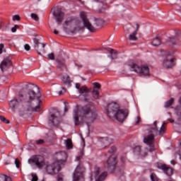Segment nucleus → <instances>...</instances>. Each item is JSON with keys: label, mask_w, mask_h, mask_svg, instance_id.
<instances>
[{"label": "nucleus", "mask_w": 181, "mask_h": 181, "mask_svg": "<svg viewBox=\"0 0 181 181\" xmlns=\"http://www.w3.org/2000/svg\"><path fill=\"white\" fill-rule=\"evenodd\" d=\"M65 145L66 149H73V142L71 141V139H68L65 141Z\"/></svg>", "instance_id": "obj_26"}, {"label": "nucleus", "mask_w": 181, "mask_h": 181, "mask_svg": "<svg viewBox=\"0 0 181 181\" xmlns=\"http://www.w3.org/2000/svg\"><path fill=\"white\" fill-rule=\"evenodd\" d=\"M0 121L5 122V124H9V120L6 119L4 116H0Z\"/></svg>", "instance_id": "obj_34"}, {"label": "nucleus", "mask_w": 181, "mask_h": 181, "mask_svg": "<svg viewBox=\"0 0 181 181\" xmlns=\"http://www.w3.org/2000/svg\"><path fill=\"white\" fill-rule=\"evenodd\" d=\"M80 16L83 21V23L84 27L89 31V32H95V28L91 25V23L87 18V14L84 11H81L80 13Z\"/></svg>", "instance_id": "obj_8"}, {"label": "nucleus", "mask_w": 181, "mask_h": 181, "mask_svg": "<svg viewBox=\"0 0 181 181\" xmlns=\"http://www.w3.org/2000/svg\"><path fill=\"white\" fill-rule=\"evenodd\" d=\"M115 165H117V157H115V156H110L105 163V166H106L107 169L115 168Z\"/></svg>", "instance_id": "obj_14"}, {"label": "nucleus", "mask_w": 181, "mask_h": 181, "mask_svg": "<svg viewBox=\"0 0 181 181\" xmlns=\"http://www.w3.org/2000/svg\"><path fill=\"white\" fill-rule=\"evenodd\" d=\"M108 52L110 54L108 56V57H110L111 60L117 59V52L115 50L109 49Z\"/></svg>", "instance_id": "obj_25"}, {"label": "nucleus", "mask_w": 181, "mask_h": 181, "mask_svg": "<svg viewBox=\"0 0 181 181\" xmlns=\"http://www.w3.org/2000/svg\"><path fill=\"white\" fill-rule=\"evenodd\" d=\"M54 35H59V31H57V30H54Z\"/></svg>", "instance_id": "obj_47"}, {"label": "nucleus", "mask_w": 181, "mask_h": 181, "mask_svg": "<svg viewBox=\"0 0 181 181\" xmlns=\"http://www.w3.org/2000/svg\"><path fill=\"white\" fill-rule=\"evenodd\" d=\"M93 94L94 98L97 100L98 99V95H100V90H98V89H96L95 88H93Z\"/></svg>", "instance_id": "obj_28"}, {"label": "nucleus", "mask_w": 181, "mask_h": 181, "mask_svg": "<svg viewBox=\"0 0 181 181\" xmlns=\"http://www.w3.org/2000/svg\"><path fill=\"white\" fill-rule=\"evenodd\" d=\"M47 57L49 60H54V54L50 53L47 55Z\"/></svg>", "instance_id": "obj_36"}, {"label": "nucleus", "mask_w": 181, "mask_h": 181, "mask_svg": "<svg viewBox=\"0 0 181 181\" xmlns=\"http://www.w3.org/2000/svg\"><path fill=\"white\" fill-rule=\"evenodd\" d=\"M176 66V59L173 57L168 56L163 60V66L165 69H172Z\"/></svg>", "instance_id": "obj_10"}, {"label": "nucleus", "mask_w": 181, "mask_h": 181, "mask_svg": "<svg viewBox=\"0 0 181 181\" xmlns=\"http://www.w3.org/2000/svg\"><path fill=\"white\" fill-rule=\"evenodd\" d=\"M130 69L132 71L139 74L141 77H149L151 76L148 65H139L136 63H133L130 65Z\"/></svg>", "instance_id": "obj_6"}, {"label": "nucleus", "mask_w": 181, "mask_h": 181, "mask_svg": "<svg viewBox=\"0 0 181 181\" xmlns=\"http://www.w3.org/2000/svg\"><path fill=\"white\" fill-rule=\"evenodd\" d=\"M33 162L35 163L37 168H45L49 175H54V173H57V172L60 170V165H58L56 163L49 165L45 164V160H43V157L40 156H36L33 160Z\"/></svg>", "instance_id": "obj_5"}, {"label": "nucleus", "mask_w": 181, "mask_h": 181, "mask_svg": "<svg viewBox=\"0 0 181 181\" xmlns=\"http://www.w3.org/2000/svg\"><path fill=\"white\" fill-rule=\"evenodd\" d=\"M170 122H173V120H170Z\"/></svg>", "instance_id": "obj_51"}, {"label": "nucleus", "mask_w": 181, "mask_h": 181, "mask_svg": "<svg viewBox=\"0 0 181 181\" xmlns=\"http://www.w3.org/2000/svg\"><path fill=\"white\" fill-rule=\"evenodd\" d=\"M141 122L142 120L141 119V116H137L135 119L136 125H139V124H141Z\"/></svg>", "instance_id": "obj_31"}, {"label": "nucleus", "mask_w": 181, "mask_h": 181, "mask_svg": "<svg viewBox=\"0 0 181 181\" xmlns=\"http://www.w3.org/2000/svg\"><path fill=\"white\" fill-rule=\"evenodd\" d=\"M43 142H44V141L42 139L35 141V143L37 144V145H42V144H43Z\"/></svg>", "instance_id": "obj_41"}, {"label": "nucleus", "mask_w": 181, "mask_h": 181, "mask_svg": "<svg viewBox=\"0 0 181 181\" xmlns=\"http://www.w3.org/2000/svg\"><path fill=\"white\" fill-rule=\"evenodd\" d=\"M95 2H99L100 4H103V2H105V0H94Z\"/></svg>", "instance_id": "obj_44"}, {"label": "nucleus", "mask_w": 181, "mask_h": 181, "mask_svg": "<svg viewBox=\"0 0 181 181\" xmlns=\"http://www.w3.org/2000/svg\"><path fill=\"white\" fill-rule=\"evenodd\" d=\"M157 168L161 169L168 176H172L173 175V170L170 167L168 166L166 164L158 163Z\"/></svg>", "instance_id": "obj_13"}, {"label": "nucleus", "mask_w": 181, "mask_h": 181, "mask_svg": "<svg viewBox=\"0 0 181 181\" xmlns=\"http://www.w3.org/2000/svg\"><path fill=\"white\" fill-rule=\"evenodd\" d=\"M101 173V168L96 167L93 172H92V175L90 176V180H93L94 179L95 181H104L105 177H107V172H103Z\"/></svg>", "instance_id": "obj_7"}, {"label": "nucleus", "mask_w": 181, "mask_h": 181, "mask_svg": "<svg viewBox=\"0 0 181 181\" xmlns=\"http://www.w3.org/2000/svg\"><path fill=\"white\" fill-rule=\"evenodd\" d=\"M160 43H162V42L160 41V38H159V37H154L151 42V45L153 46H160Z\"/></svg>", "instance_id": "obj_24"}, {"label": "nucleus", "mask_w": 181, "mask_h": 181, "mask_svg": "<svg viewBox=\"0 0 181 181\" xmlns=\"http://www.w3.org/2000/svg\"><path fill=\"white\" fill-rule=\"evenodd\" d=\"M13 21H21V17L18 15H14L13 16Z\"/></svg>", "instance_id": "obj_39"}, {"label": "nucleus", "mask_w": 181, "mask_h": 181, "mask_svg": "<svg viewBox=\"0 0 181 181\" xmlns=\"http://www.w3.org/2000/svg\"><path fill=\"white\" fill-rule=\"evenodd\" d=\"M81 153L83 154V151H81Z\"/></svg>", "instance_id": "obj_52"}, {"label": "nucleus", "mask_w": 181, "mask_h": 181, "mask_svg": "<svg viewBox=\"0 0 181 181\" xmlns=\"http://www.w3.org/2000/svg\"><path fill=\"white\" fill-rule=\"evenodd\" d=\"M151 179L152 181H160L158 179V177H156V175H155V174H151Z\"/></svg>", "instance_id": "obj_35"}, {"label": "nucleus", "mask_w": 181, "mask_h": 181, "mask_svg": "<svg viewBox=\"0 0 181 181\" xmlns=\"http://www.w3.org/2000/svg\"><path fill=\"white\" fill-rule=\"evenodd\" d=\"M56 157L58 159V161L55 163H57L58 166H60V165H64V163H66V160H67V153H66V152L57 153Z\"/></svg>", "instance_id": "obj_12"}, {"label": "nucleus", "mask_w": 181, "mask_h": 181, "mask_svg": "<svg viewBox=\"0 0 181 181\" xmlns=\"http://www.w3.org/2000/svg\"><path fill=\"white\" fill-rule=\"evenodd\" d=\"M30 176L31 177V179H30L31 181L38 180L37 175H36L35 174H31Z\"/></svg>", "instance_id": "obj_32"}, {"label": "nucleus", "mask_w": 181, "mask_h": 181, "mask_svg": "<svg viewBox=\"0 0 181 181\" xmlns=\"http://www.w3.org/2000/svg\"><path fill=\"white\" fill-rule=\"evenodd\" d=\"M41 95L40 92L35 93L33 90H28L25 95L23 91H21L18 93V98H14L9 101V107L12 111L18 110L21 112L25 111L38 112L42 107V100L39 99ZM23 97H25V102H23Z\"/></svg>", "instance_id": "obj_1"}, {"label": "nucleus", "mask_w": 181, "mask_h": 181, "mask_svg": "<svg viewBox=\"0 0 181 181\" xmlns=\"http://www.w3.org/2000/svg\"><path fill=\"white\" fill-rule=\"evenodd\" d=\"M83 172H84V168L81 165H78L74 173L73 180L84 181V177H83Z\"/></svg>", "instance_id": "obj_9"}, {"label": "nucleus", "mask_w": 181, "mask_h": 181, "mask_svg": "<svg viewBox=\"0 0 181 181\" xmlns=\"http://www.w3.org/2000/svg\"><path fill=\"white\" fill-rule=\"evenodd\" d=\"M165 131H166L165 124H163L160 129H158V122L155 121L152 127L148 129L150 134L145 136L144 139V144H146V145H152V144L155 142V136H153V134H156V135H162V134H165Z\"/></svg>", "instance_id": "obj_4"}, {"label": "nucleus", "mask_w": 181, "mask_h": 181, "mask_svg": "<svg viewBox=\"0 0 181 181\" xmlns=\"http://www.w3.org/2000/svg\"><path fill=\"white\" fill-rule=\"evenodd\" d=\"M18 28H19V25H16L14 27H13V28H11V32H12L13 33H15V32H16Z\"/></svg>", "instance_id": "obj_38"}, {"label": "nucleus", "mask_w": 181, "mask_h": 181, "mask_svg": "<svg viewBox=\"0 0 181 181\" xmlns=\"http://www.w3.org/2000/svg\"><path fill=\"white\" fill-rule=\"evenodd\" d=\"M45 45L42 42H40L39 38H34V49L37 52L38 54H42V53H45Z\"/></svg>", "instance_id": "obj_11"}, {"label": "nucleus", "mask_w": 181, "mask_h": 181, "mask_svg": "<svg viewBox=\"0 0 181 181\" xmlns=\"http://www.w3.org/2000/svg\"><path fill=\"white\" fill-rule=\"evenodd\" d=\"M15 165L16 168H19V160L18 159L15 160Z\"/></svg>", "instance_id": "obj_43"}, {"label": "nucleus", "mask_w": 181, "mask_h": 181, "mask_svg": "<svg viewBox=\"0 0 181 181\" xmlns=\"http://www.w3.org/2000/svg\"><path fill=\"white\" fill-rule=\"evenodd\" d=\"M12 64L11 62V59L5 58L0 64V69L1 71H5V70H8L9 69V66Z\"/></svg>", "instance_id": "obj_16"}, {"label": "nucleus", "mask_w": 181, "mask_h": 181, "mask_svg": "<svg viewBox=\"0 0 181 181\" xmlns=\"http://www.w3.org/2000/svg\"><path fill=\"white\" fill-rule=\"evenodd\" d=\"M61 90H59V91L58 92V94H59V95H62V94H64V93H66V89H65L64 88L62 87V88H61Z\"/></svg>", "instance_id": "obj_37"}, {"label": "nucleus", "mask_w": 181, "mask_h": 181, "mask_svg": "<svg viewBox=\"0 0 181 181\" xmlns=\"http://www.w3.org/2000/svg\"><path fill=\"white\" fill-rule=\"evenodd\" d=\"M24 47H25V49L27 50V51L30 50V46L29 45H28V44H26V45L24 46Z\"/></svg>", "instance_id": "obj_42"}, {"label": "nucleus", "mask_w": 181, "mask_h": 181, "mask_svg": "<svg viewBox=\"0 0 181 181\" xmlns=\"http://www.w3.org/2000/svg\"><path fill=\"white\" fill-rule=\"evenodd\" d=\"M78 160H80V157H78Z\"/></svg>", "instance_id": "obj_50"}, {"label": "nucleus", "mask_w": 181, "mask_h": 181, "mask_svg": "<svg viewBox=\"0 0 181 181\" xmlns=\"http://www.w3.org/2000/svg\"><path fill=\"white\" fill-rule=\"evenodd\" d=\"M5 47V45L2 43L0 44V54H2L4 48Z\"/></svg>", "instance_id": "obj_40"}, {"label": "nucleus", "mask_w": 181, "mask_h": 181, "mask_svg": "<svg viewBox=\"0 0 181 181\" xmlns=\"http://www.w3.org/2000/svg\"><path fill=\"white\" fill-rule=\"evenodd\" d=\"M106 114L109 118H114L119 122H124L129 112L127 110L121 109L117 103H111L107 106Z\"/></svg>", "instance_id": "obj_3"}, {"label": "nucleus", "mask_w": 181, "mask_h": 181, "mask_svg": "<svg viewBox=\"0 0 181 181\" xmlns=\"http://www.w3.org/2000/svg\"><path fill=\"white\" fill-rule=\"evenodd\" d=\"M171 165H176V161L175 160H173L170 161Z\"/></svg>", "instance_id": "obj_46"}, {"label": "nucleus", "mask_w": 181, "mask_h": 181, "mask_svg": "<svg viewBox=\"0 0 181 181\" xmlns=\"http://www.w3.org/2000/svg\"><path fill=\"white\" fill-rule=\"evenodd\" d=\"M138 29H139V27L137 25L136 29L129 35L127 40H130L133 42H136V40H138V37H136V35H138Z\"/></svg>", "instance_id": "obj_19"}, {"label": "nucleus", "mask_w": 181, "mask_h": 181, "mask_svg": "<svg viewBox=\"0 0 181 181\" xmlns=\"http://www.w3.org/2000/svg\"><path fill=\"white\" fill-rule=\"evenodd\" d=\"M51 118H52V122L54 123V118H56V116H54V115H52Z\"/></svg>", "instance_id": "obj_45"}, {"label": "nucleus", "mask_w": 181, "mask_h": 181, "mask_svg": "<svg viewBox=\"0 0 181 181\" xmlns=\"http://www.w3.org/2000/svg\"><path fill=\"white\" fill-rule=\"evenodd\" d=\"M80 23H76V21H74V20L65 21L66 26H74V25H77V26L76 27V28L74 30V32H76V30H77V29L78 30H80V29H83V27L79 26Z\"/></svg>", "instance_id": "obj_18"}, {"label": "nucleus", "mask_w": 181, "mask_h": 181, "mask_svg": "<svg viewBox=\"0 0 181 181\" xmlns=\"http://www.w3.org/2000/svg\"><path fill=\"white\" fill-rule=\"evenodd\" d=\"M173 101H175V100H173V98L170 99L168 101H167L165 103V107L168 108V107H170V105H172V104H173Z\"/></svg>", "instance_id": "obj_29"}, {"label": "nucleus", "mask_w": 181, "mask_h": 181, "mask_svg": "<svg viewBox=\"0 0 181 181\" xmlns=\"http://www.w3.org/2000/svg\"><path fill=\"white\" fill-rule=\"evenodd\" d=\"M179 43V37H171L168 40V45L170 46H173L174 45H177Z\"/></svg>", "instance_id": "obj_23"}, {"label": "nucleus", "mask_w": 181, "mask_h": 181, "mask_svg": "<svg viewBox=\"0 0 181 181\" xmlns=\"http://www.w3.org/2000/svg\"><path fill=\"white\" fill-rule=\"evenodd\" d=\"M152 151H153V148H151L149 150L150 152H152Z\"/></svg>", "instance_id": "obj_49"}, {"label": "nucleus", "mask_w": 181, "mask_h": 181, "mask_svg": "<svg viewBox=\"0 0 181 181\" xmlns=\"http://www.w3.org/2000/svg\"><path fill=\"white\" fill-rule=\"evenodd\" d=\"M93 86H94L93 88H95L96 90L101 88V84H100V83L98 82L93 83Z\"/></svg>", "instance_id": "obj_33"}, {"label": "nucleus", "mask_w": 181, "mask_h": 181, "mask_svg": "<svg viewBox=\"0 0 181 181\" xmlns=\"http://www.w3.org/2000/svg\"><path fill=\"white\" fill-rule=\"evenodd\" d=\"M115 141V137L114 136H109L108 137H105L101 139L102 146L105 148V146L110 145Z\"/></svg>", "instance_id": "obj_17"}, {"label": "nucleus", "mask_w": 181, "mask_h": 181, "mask_svg": "<svg viewBox=\"0 0 181 181\" xmlns=\"http://www.w3.org/2000/svg\"><path fill=\"white\" fill-rule=\"evenodd\" d=\"M54 16L57 18L58 25H60L63 22V18H64V13L62 12V10L57 9L53 12Z\"/></svg>", "instance_id": "obj_15"}, {"label": "nucleus", "mask_w": 181, "mask_h": 181, "mask_svg": "<svg viewBox=\"0 0 181 181\" xmlns=\"http://www.w3.org/2000/svg\"><path fill=\"white\" fill-rule=\"evenodd\" d=\"M75 87L77 90H79V94H84L86 93H88V88L86 86H81L80 88V83H76Z\"/></svg>", "instance_id": "obj_22"}, {"label": "nucleus", "mask_w": 181, "mask_h": 181, "mask_svg": "<svg viewBox=\"0 0 181 181\" xmlns=\"http://www.w3.org/2000/svg\"><path fill=\"white\" fill-rule=\"evenodd\" d=\"M61 80L62 81V84L69 85L71 83V80H70V76L67 74H64L61 77Z\"/></svg>", "instance_id": "obj_21"}, {"label": "nucleus", "mask_w": 181, "mask_h": 181, "mask_svg": "<svg viewBox=\"0 0 181 181\" xmlns=\"http://www.w3.org/2000/svg\"><path fill=\"white\" fill-rule=\"evenodd\" d=\"M98 117L97 109L92 105H86L83 107L76 106L74 110L73 118L75 125H78L80 122L91 124L97 119Z\"/></svg>", "instance_id": "obj_2"}, {"label": "nucleus", "mask_w": 181, "mask_h": 181, "mask_svg": "<svg viewBox=\"0 0 181 181\" xmlns=\"http://www.w3.org/2000/svg\"><path fill=\"white\" fill-rule=\"evenodd\" d=\"M30 17L32 18V19H33L36 22H38L39 16H37V14H36V13H31L30 14Z\"/></svg>", "instance_id": "obj_30"}, {"label": "nucleus", "mask_w": 181, "mask_h": 181, "mask_svg": "<svg viewBox=\"0 0 181 181\" xmlns=\"http://www.w3.org/2000/svg\"><path fill=\"white\" fill-rule=\"evenodd\" d=\"M9 163H11V162L8 160L5 162V165H9Z\"/></svg>", "instance_id": "obj_48"}, {"label": "nucleus", "mask_w": 181, "mask_h": 181, "mask_svg": "<svg viewBox=\"0 0 181 181\" xmlns=\"http://www.w3.org/2000/svg\"><path fill=\"white\" fill-rule=\"evenodd\" d=\"M135 153H141V156H146L149 150L148 148H144L143 151H141V146H136L134 148Z\"/></svg>", "instance_id": "obj_20"}, {"label": "nucleus", "mask_w": 181, "mask_h": 181, "mask_svg": "<svg viewBox=\"0 0 181 181\" xmlns=\"http://www.w3.org/2000/svg\"><path fill=\"white\" fill-rule=\"evenodd\" d=\"M0 181H12L11 177H8L5 175H0Z\"/></svg>", "instance_id": "obj_27"}]
</instances>
